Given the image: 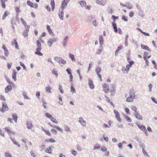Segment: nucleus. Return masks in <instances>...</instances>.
<instances>
[{
  "label": "nucleus",
  "instance_id": "3",
  "mask_svg": "<svg viewBox=\"0 0 157 157\" xmlns=\"http://www.w3.org/2000/svg\"><path fill=\"white\" fill-rule=\"evenodd\" d=\"M134 62L133 61H130L129 63V64H127L126 67L125 69L123 70L122 71L124 73H128V71L129 70V68L131 67L132 65L134 64Z\"/></svg>",
  "mask_w": 157,
  "mask_h": 157
},
{
  "label": "nucleus",
  "instance_id": "23",
  "mask_svg": "<svg viewBox=\"0 0 157 157\" xmlns=\"http://www.w3.org/2000/svg\"><path fill=\"white\" fill-rule=\"evenodd\" d=\"M137 30L139 31H140V32L144 34L145 36H148L150 35L148 33H147L144 32L143 31H142V30L140 28H137Z\"/></svg>",
  "mask_w": 157,
  "mask_h": 157
},
{
  "label": "nucleus",
  "instance_id": "9",
  "mask_svg": "<svg viewBox=\"0 0 157 157\" xmlns=\"http://www.w3.org/2000/svg\"><path fill=\"white\" fill-rule=\"evenodd\" d=\"M5 130L9 135H14L15 134L14 132L13 131H12L9 128H5Z\"/></svg>",
  "mask_w": 157,
  "mask_h": 157
},
{
  "label": "nucleus",
  "instance_id": "64",
  "mask_svg": "<svg viewBox=\"0 0 157 157\" xmlns=\"http://www.w3.org/2000/svg\"><path fill=\"white\" fill-rule=\"evenodd\" d=\"M123 144L121 143H120L118 144V147L122 149V148Z\"/></svg>",
  "mask_w": 157,
  "mask_h": 157
},
{
  "label": "nucleus",
  "instance_id": "33",
  "mask_svg": "<svg viewBox=\"0 0 157 157\" xmlns=\"http://www.w3.org/2000/svg\"><path fill=\"white\" fill-rule=\"evenodd\" d=\"M50 119L52 121L53 123L56 124H58V122L56 120V119L55 118L52 117Z\"/></svg>",
  "mask_w": 157,
  "mask_h": 157
},
{
  "label": "nucleus",
  "instance_id": "41",
  "mask_svg": "<svg viewBox=\"0 0 157 157\" xmlns=\"http://www.w3.org/2000/svg\"><path fill=\"white\" fill-rule=\"evenodd\" d=\"M111 18L112 19L113 22H115L116 19H118L119 17L118 16L116 17L112 15Z\"/></svg>",
  "mask_w": 157,
  "mask_h": 157
},
{
  "label": "nucleus",
  "instance_id": "39",
  "mask_svg": "<svg viewBox=\"0 0 157 157\" xmlns=\"http://www.w3.org/2000/svg\"><path fill=\"white\" fill-rule=\"evenodd\" d=\"M45 115L47 118H49L50 119H51V118L52 117V116L51 114L48 113H46Z\"/></svg>",
  "mask_w": 157,
  "mask_h": 157
},
{
  "label": "nucleus",
  "instance_id": "57",
  "mask_svg": "<svg viewBox=\"0 0 157 157\" xmlns=\"http://www.w3.org/2000/svg\"><path fill=\"white\" fill-rule=\"evenodd\" d=\"M23 96L26 99H29V97L27 96L25 93L23 92Z\"/></svg>",
  "mask_w": 157,
  "mask_h": 157
},
{
  "label": "nucleus",
  "instance_id": "13",
  "mask_svg": "<svg viewBox=\"0 0 157 157\" xmlns=\"http://www.w3.org/2000/svg\"><path fill=\"white\" fill-rule=\"evenodd\" d=\"M79 122L83 126H86V121H85L82 117H80L79 118Z\"/></svg>",
  "mask_w": 157,
  "mask_h": 157
},
{
  "label": "nucleus",
  "instance_id": "36",
  "mask_svg": "<svg viewBox=\"0 0 157 157\" xmlns=\"http://www.w3.org/2000/svg\"><path fill=\"white\" fill-rule=\"evenodd\" d=\"M8 13L7 11H5L4 12V14H3V17H2V19L3 20H4L5 19L6 17L8 15Z\"/></svg>",
  "mask_w": 157,
  "mask_h": 157
},
{
  "label": "nucleus",
  "instance_id": "20",
  "mask_svg": "<svg viewBox=\"0 0 157 157\" xmlns=\"http://www.w3.org/2000/svg\"><path fill=\"white\" fill-rule=\"evenodd\" d=\"M1 2V6L2 7L5 9L6 8V5L5 4V2L7 1V0H0Z\"/></svg>",
  "mask_w": 157,
  "mask_h": 157
},
{
  "label": "nucleus",
  "instance_id": "6",
  "mask_svg": "<svg viewBox=\"0 0 157 157\" xmlns=\"http://www.w3.org/2000/svg\"><path fill=\"white\" fill-rule=\"evenodd\" d=\"M114 112L115 115V117L117 120L119 122H121L122 120L120 118L119 113L116 110H114Z\"/></svg>",
  "mask_w": 157,
  "mask_h": 157
},
{
  "label": "nucleus",
  "instance_id": "52",
  "mask_svg": "<svg viewBox=\"0 0 157 157\" xmlns=\"http://www.w3.org/2000/svg\"><path fill=\"white\" fill-rule=\"evenodd\" d=\"M71 153L74 155H76L77 154V152L74 150H72L71 151Z\"/></svg>",
  "mask_w": 157,
  "mask_h": 157
},
{
  "label": "nucleus",
  "instance_id": "47",
  "mask_svg": "<svg viewBox=\"0 0 157 157\" xmlns=\"http://www.w3.org/2000/svg\"><path fill=\"white\" fill-rule=\"evenodd\" d=\"M71 91L72 93H74L75 92V89L72 86H71Z\"/></svg>",
  "mask_w": 157,
  "mask_h": 157
},
{
  "label": "nucleus",
  "instance_id": "31",
  "mask_svg": "<svg viewBox=\"0 0 157 157\" xmlns=\"http://www.w3.org/2000/svg\"><path fill=\"white\" fill-rule=\"evenodd\" d=\"M29 31L27 32L26 30V28H25V31L22 33V35L25 37H28V33L29 32Z\"/></svg>",
  "mask_w": 157,
  "mask_h": 157
},
{
  "label": "nucleus",
  "instance_id": "18",
  "mask_svg": "<svg viewBox=\"0 0 157 157\" xmlns=\"http://www.w3.org/2000/svg\"><path fill=\"white\" fill-rule=\"evenodd\" d=\"M52 146L50 147L47 148L45 150L46 152L51 154L52 153Z\"/></svg>",
  "mask_w": 157,
  "mask_h": 157
},
{
  "label": "nucleus",
  "instance_id": "54",
  "mask_svg": "<svg viewBox=\"0 0 157 157\" xmlns=\"http://www.w3.org/2000/svg\"><path fill=\"white\" fill-rule=\"evenodd\" d=\"M132 109L135 112V113H136V112H137V109L136 107L135 106H132Z\"/></svg>",
  "mask_w": 157,
  "mask_h": 157
},
{
  "label": "nucleus",
  "instance_id": "15",
  "mask_svg": "<svg viewBox=\"0 0 157 157\" xmlns=\"http://www.w3.org/2000/svg\"><path fill=\"white\" fill-rule=\"evenodd\" d=\"M41 49V48L37 47L36 49V51L35 52V53L36 55H37L39 56H41L43 55V54L40 52Z\"/></svg>",
  "mask_w": 157,
  "mask_h": 157
},
{
  "label": "nucleus",
  "instance_id": "16",
  "mask_svg": "<svg viewBox=\"0 0 157 157\" xmlns=\"http://www.w3.org/2000/svg\"><path fill=\"white\" fill-rule=\"evenodd\" d=\"M134 114L136 117V118H137L138 119L140 120H142V116H141L139 115L138 112H136V113H135Z\"/></svg>",
  "mask_w": 157,
  "mask_h": 157
},
{
  "label": "nucleus",
  "instance_id": "46",
  "mask_svg": "<svg viewBox=\"0 0 157 157\" xmlns=\"http://www.w3.org/2000/svg\"><path fill=\"white\" fill-rule=\"evenodd\" d=\"M138 127L142 129L143 130L146 131V128L144 126L141 125L140 126H138Z\"/></svg>",
  "mask_w": 157,
  "mask_h": 157
},
{
  "label": "nucleus",
  "instance_id": "21",
  "mask_svg": "<svg viewBox=\"0 0 157 157\" xmlns=\"http://www.w3.org/2000/svg\"><path fill=\"white\" fill-rule=\"evenodd\" d=\"M89 83L90 87L91 89H93L94 88V86L93 83V82L90 80H89Z\"/></svg>",
  "mask_w": 157,
  "mask_h": 157
},
{
  "label": "nucleus",
  "instance_id": "44",
  "mask_svg": "<svg viewBox=\"0 0 157 157\" xmlns=\"http://www.w3.org/2000/svg\"><path fill=\"white\" fill-rule=\"evenodd\" d=\"M52 73L54 75L56 76V77H57L58 74L57 73V71H56L55 70H53V71H52Z\"/></svg>",
  "mask_w": 157,
  "mask_h": 157
},
{
  "label": "nucleus",
  "instance_id": "50",
  "mask_svg": "<svg viewBox=\"0 0 157 157\" xmlns=\"http://www.w3.org/2000/svg\"><path fill=\"white\" fill-rule=\"evenodd\" d=\"M96 71L97 74H99V73L101 71V69L100 68H98L96 70Z\"/></svg>",
  "mask_w": 157,
  "mask_h": 157
},
{
  "label": "nucleus",
  "instance_id": "60",
  "mask_svg": "<svg viewBox=\"0 0 157 157\" xmlns=\"http://www.w3.org/2000/svg\"><path fill=\"white\" fill-rule=\"evenodd\" d=\"M5 55L6 56H7L9 54V52L8 50L6 49L4 51Z\"/></svg>",
  "mask_w": 157,
  "mask_h": 157
},
{
  "label": "nucleus",
  "instance_id": "19",
  "mask_svg": "<svg viewBox=\"0 0 157 157\" xmlns=\"http://www.w3.org/2000/svg\"><path fill=\"white\" fill-rule=\"evenodd\" d=\"M12 44L13 45H14L16 49H18V45L16 39H14L13 42V43H12Z\"/></svg>",
  "mask_w": 157,
  "mask_h": 157
},
{
  "label": "nucleus",
  "instance_id": "27",
  "mask_svg": "<svg viewBox=\"0 0 157 157\" xmlns=\"http://www.w3.org/2000/svg\"><path fill=\"white\" fill-rule=\"evenodd\" d=\"M100 148V146L99 144H97L94 146L93 149L94 150H95L97 149H99Z\"/></svg>",
  "mask_w": 157,
  "mask_h": 157
},
{
  "label": "nucleus",
  "instance_id": "22",
  "mask_svg": "<svg viewBox=\"0 0 157 157\" xmlns=\"http://www.w3.org/2000/svg\"><path fill=\"white\" fill-rule=\"evenodd\" d=\"M47 29L48 32L50 34H53L52 30L51 29L49 25H47Z\"/></svg>",
  "mask_w": 157,
  "mask_h": 157
},
{
  "label": "nucleus",
  "instance_id": "1",
  "mask_svg": "<svg viewBox=\"0 0 157 157\" xmlns=\"http://www.w3.org/2000/svg\"><path fill=\"white\" fill-rule=\"evenodd\" d=\"M102 86L103 88V91L106 93L110 92H114L115 91L114 86H113V88L110 90L108 85L106 83H103L102 84Z\"/></svg>",
  "mask_w": 157,
  "mask_h": 157
},
{
  "label": "nucleus",
  "instance_id": "25",
  "mask_svg": "<svg viewBox=\"0 0 157 157\" xmlns=\"http://www.w3.org/2000/svg\"><path fill=\"white\" fill-rule=\"evenodd\" d=\"M51 5L52 6V10L53 11L55 8V4L54 0H51Z\"/></svg>",
  "mask_w": 157,
  "mask_h": 157
},
{
  "label": "nucleus",
  "instance_id": "40",
  "mask_svg": "<svg viewBox=\"0 0 157 157\" xmlns=\"http://www.w3.org/2000/svg\"><path fill=\"white\" fill-rule=\"evenodd\" d=\"M51 88L49 86L46 87V90L47 93H51Z\"/></svg>",
  "mask_w": 157,
  "mask_h": 157
},
{
  "label": "nucleus",
  "instance_id": "2",
  "mask_svg": "<svg viewBox=\"0 0 157 157\" xmlns=\"http://www.w3.org/2000/svg\"><path fill=\"white\" fill-rule=\"evenodd\" d=\"M129 96L126 98V101L127 102H132L135 97V93L131 91L129 92Z\"/></svg>",
  "mask_w": 157,
  "mask_h": 157
},
{
  "label": "nucleus",
  "instance_id": "62",
  "mask_svg": "<svg viewBox=\"0 0 157 157\" xmlns=\"http://www.w3.org/2000/svg\"><path fill=\"white\" fill-rule=\"evenodd\" d=\"M144 59L146 61V65L147 66H148V61L147 59H146V58L144 56Z\"/></svg>",
  "mask_w": 157,
  "mask_h": 157
},
{
  "label": "nucleus",
  "instance_id": "29",
  "mask_svg": "<svg viewBox=\"0 0 157 157\" xmlns=\"http://www.w3.org/2000/svg\"><path fill=\"white\" fill-rule=\"evenodd\" d=\"M43 131H44V132L46 133V134L48 136H51V134L50 132L49 131H48V130H45V129H44V128H43Z\"/></svg>",
  "mask_w": 157,
  "mask_h": 157
},
{
  "label": "nucleus",
  "instance_id": "26",
  "mask_svg": "<svg viewBox=\"0 0 157 157\" xmlns=\"http://www.w3.org/2000/svg\"><path fill=\"white\" fill-rule=\"evenodd\" d=\"M59 17L60 18L63 20V11H62L59 12Z\"/></svg>",
  "mask_w": 157,
  "mask_h": 157
},
{
  "label": "nucleus",
  "instance_id": "55",
  "mask_svg": "<svg viewBox=\"0 0 157 157\" xmlns=\"http://www.w3.org/2000/svg\"><path fill=\"white\" fill-rule=\"evenodd\" d=\"M5 156L6 157H12V155L8 153H5Z\"/></svg>",
  "mask_w": 157,
  "mask_h": 157
},
{
  "label": "nucleus",
  "instance_id": "42",
  "mask_svg": "<svg viewBox=\"0 0 157 157\" xmlns=\"http://www.w3.org/2000/svg\"><path fill=\"white\" fill-rule=\"evenodd\" d=\"M101 150L102 151L104 152L105 151H107V149L105 147L102 146L101 147Z\"/></svg>",
  "mask_w": 157,
  "mask_h": 157
},
{
  "label": "nucleus",
  "instance_id": "45",
  "mask_svg": "<svg viewBox=\"0 0 157 157\" xmlns=\"http://www.w3.org/2000/svg\"><path fill=\"white\" fill-rule=\"evenodd\" d=\"M37 42V47H40L41 48V43L40 41L39 40H37L36 41Z\"/></svg>",
  "mask_w": 157,
  "mask_h": 157
},
{
  "label": "nucleus",
  "instance_id": "43",
  "mask_svg": "<svg viewBox=\"0 0 157 157\" xmlns=\"http://www.w3.org/2000/svg\"><path fill=\"white\" fill-rule=\"evenodd\" d=\"M122 19L125 21H128L127 17L124 15L122 17Z\"/></svg>",
  "mask_w": 157,
  "mask_h": 157
},
{
  "label": "nucleus",
  "instance_id": "51",
  "mask_svg": "<svg viewBox=\"0 0 157 157\" xmlns=\"http://www.w3.org/2000/svg\"><path fill=\"white\" fill-rule=\"evenodd\" d=\"M152 62L153 64V65H154V67L155 68V69L157 70V65L156 64V63L155 62V61L152 60Z\"/></svg>",
  "mask_w": 157,
  "mask_h": 157
},
{
  "label": "nucleus",
  "instance_id": "11",
  "mask_svg": "<svg viewBox=\"0 0 157 157\" xmlns=\"http://www.w3.org/2000/svg\"><path fill=\"white\" fill-rule=\"evenodd\" d=\"M69 2V0H64L62 2L61 7L63 9L67 5V3Z\"/></svg>",
  "mask_w": 157,
  "mask_h": 157
},
{
  "label": "nucleus",
  "instance_id": "32",
  "mask_svg": "<svg viewBox=\"0 0 157 157\" xmlns=\"http://www.w3.org/2000/svg\"><path fill=\"white\" fill-rule=\"evenodd\" d=\"M79 3L82 6L84 7L86 5V2L85 1H81Z\"/></svg>",
  "mask_w": 157,
  "mask_h": 157
},
{
  "label": "nucleus",
  "instance_id": "12",
  "mask_svg": "<svg viewBox=\"0 0 157 157\" xmlns=\"http://www.w3.org/2000/svg\"><path fill=\"white\" fill-rule=\"evenodd\" d=\"M141 47L142 49L148 51H151V50L149 47L147 45H145L144 44H141Z\"/></svg>",
  "mask_w": 157,
  "mask_h": 157
},
{
  "label": "nucleus",
  "instance_id": "28",
  "mask_svg": "<svg viewBox=\"0 0 157 157\" xmlns=\"http://www.w3.org/2000/svg\"><path fill=\"white\" fill-rule=\"evenodd\" d=\"M12 75H13V76H12L13 78L14 81H16V76L17 75V73L14 71H13Z\"/></svg>",
  "mask_w": 157,
  "mask_h": 157
},
{
  "label": "nucleus",
  "instance_id": "4",
  "mask_svg": "<svg viewBox=\"0 0 157 157\" xmlns=\"http://www.w3.org/2000/svg\"><path fill=\"white\" fill-rule=\"evenodd\" d=\"M27 4L30 7L34 9H37L38 7V5L36 3H33L30 1H28L27 2Z\"/></svg>",
  "mask_w": 157,
  "mask_h": 157
},
{
  "label": "nucleus",
  "instance_id": "34",
  "mask_svg": "<svg viewBox=\"0 0 157 157\" xmlns=\"http://www.w3.org/2000/svg\"><path fill=\"white\" fill-rule=\"evenodd\" d=\"M148 54V53L147 52H145L144 53L143 58L144 59V57H145L146 58V59L149 58L151 57V56L149 55L147 56V55Z\"/></svg>",
  "mask_w": 157,
  "mask_h": 157
},
{
  "label": "nucleus",
  "instance_id": "24",
  "mask_svg": "<svg viewBox=\"0 0 157 157\" xmlns=\"http://www.w3.org/2000/svg\"><path fill=\"white\" fill-rule=\"evenodd\" d=\"M112 25L113 27L114 31L116 33H117L118 31L117 28V25L116 23L115 22H112Z\"/></svg>",
  "mask_w": 157,
  "mask_h": 157
},
{
  "label": "nucleus",
  "instance_id": "63",
  "mask_svg": "<svg viewBox=\"0 0 157 157\" xmlns=\"http://www.w3.org/2000/svg\"><path fill=\"white\" fill-rule=\"evenodd\" d=\"M52 41H51L50 40H49L48 42V45L50 46L51 47L52 45V44L53 43Z\"/></svg>",
  "mask_w": 157,
  "mask_h": 157
},
{
  "label": "nucleus",
  "instance_id": "35",
  "mask_svg": "<svg viewBox=\"0 0 157 157\" xmlns=\"http://www.w3.org/2000/svg\"><path fill=\"white\" fill-rule=\"evenodd\" d=\"M99 42L101 45H102L103 43V37L101 35H100L99 36Z\"/></svg>",
  "mask_w": 157,
  "mask_h": 157
},
{
  "label": "nucleus",
  "instance_id": "10",
  "mask_svg": "<svg viewBox=\"0 0 157 157\" xmlns=\"http://www.w3.org/2000/svg\"><path fill=\"white\" fill-rule=\"evenodd\" d=\"M44 142L46 143H54L56 142V140L53 138H50L49 139H46L45 140Z\"/></svg>",
  "mask_w": 157,
  "mask_h": 157
},
{
  "label": "nucleus",
  "instance_id": "49",
  "mask_svg": "<svg viewBox=\"0 0 157 157\" xmlns=\"http://www.w3.org/2000/svg\"><path fill=\"white\" fill-rule=\"evenodd\" d=\"M51 132L54 134H57V131L56 130L54 129H52Z\"/></svg>",
  "mask_w": 157,
  "mask_h": 157
},
{
  "label": "nucleus",
  "instance_id": "53",
  "mask_svg": "<svg viewBox=\"0 0 157 157\" xmlns=\"http://www.w3.org/2000/svg\"><path fill=\"white\" fill-rule=\"evenodd\" d=\"M0 99L4 101H6V99L4 96L2 95H1L0 96Z\"/></svg>",
  "mask_w": 157,
  "mask_h": 157
},
{
  "label": "nucleus",
  "instance_id": "59",
  "mask_svg": "<svg viewBox=\"0 0 157 157\" xmlns=\"http://www.w3.org/2000/svg\"><path fill=\"white\" fill-rule=\"evenodd\" d=\"M12 141L14 144L16 145L18 147H20V144H19L18 143H17L15 140H13Z\"/></svg>",
  "mask_w": 157,
  "mask_h": 157
},
{
  "label": "nucleus",
  "instance_id": "8",
  "mask_svg": "<svg viewBox=\"0 0 157 157\" xmlns=\"http://www.w3.org/2000/svg\"><path fill=\"white\" fill-rule=\"evenodd\" d=\"M21 21L22 24L24 25L25 28H26V30L27 32L29 31V29L30 28V26L27 25L26 22L24 20L23 18H21L20 19Z\"/></svg>",
  "mask_w": 157,
  "mask_h": 157
},
{
  "label": "nucleus",
  "instance_id": "17",
  "mask_svg": "<svg viewBox=\"0 0 157 157\" xmlns=\"http://www.w3.org/2000/svg\"><path fill=\"white\" fill-rule=\"evenodd\" d=\"M12 89V86L10 85H8L5 88V91L6 93H7Z\"/></svg>",
  "mask_w": 157,
  "mask_h": 157
},
{
  "label": "nucleus",
  "instance_id": "38",
  "mask_svg": "<svg viewBox=\"0 0 157 157\" xmlns=\"http://www.w3.org/2000/svg\"><path fill=\"white\" fill-rule=\"evenodd\" d=\"M69 57L72 60L74 61H75V56L74 55L71 54H69Z\"/></svg>",
  "mask_w": 157,
  "mask_h": 157
},
{
  "label": "nucleus",
  "instance_id": "56",
  "mask_svg": "<svg viewBox=\"0 0 157 157\" xmlns=\"http://www.w3.org/2000/svg\"><path fill=\"white\" fill-rule=\"evenodd\" d=\"M15 10L16 12L18 13H19L20 12V10H19V9L18 7H15Z\"/></svg>",
  "mask_w": 157,
  "mask_h": 157
},
{
  "label": "nucleus",
  "instance_id": "7",
  "mask_svg": "<svg viewBox=\"0 0 157 157\" xmlns=\"http://www.w3.org/2000/svg\"><path fill=\"white\" fill-rule=\"evenodd\" d=\"M2 107L0 109V111L2 112H4L6 111H7L9 109V108L7 105L5 103H2Z\"/></svg>",
  "mask_w": 157,
  "mask_h": 157
},
{
  "label": "nucleus",
  "instance_id": "14",
  "mask_svg": "<svg viewBox=\"0 0 157 157\" xmlns=\"http://www.w3.org/2000/svg\"><path fill=\"white\" fill-rule=\"evenodd\" d=\"M26 126L28 129L32 128L33 126L31 122L29 121H26Z\"/></svg>",
  "mask_w": 157,
  "mask_h": 157
},
{
  "label": "nucleus",
  "instance_id": "30",
  "mask_svg": "<svg viewBox=\"0 0 157 157\" xmlns=\"http://www.w3.org/2000/svg\"><path fill=\"white\" fill-rule=\"evenodd\" d=\"M96 2L97 4L102 6H104L105 4V2H102V1L101 0H98L96 1Z\"/></svg>",
  "mask_w": 157,
  "mask_h": 157
},
{
  "label": "nucleus",
  "instance_id": "5",
  "mask_svg": "<svg viewBox=\"0 0 157 157\" xmlns=\"http://www.w3.org/2000/svg\"><path fill=\"white\" fill-rule=\"evenodd\" d=\"M54 59L56 61L59 63L65 64L66 63V61L62 58L58 57H56L54 58Z\"/></svg>",
  "mask_w": 157,
  "mask_h": 157
},
{
  "label": "nucleus",
  "instance_id": "58",
  "mask_svg": "<svg viewBox=\"0 0 157 157\" xmlns=\"http://www.w3.org/2000/svg\"><path fill=\"white\" fill-rule=\"evenodd\" d=\"M59 89L60 90V92L62 93H63V88L62 86L61 85H59Z\"/></svg>",
  "mask_w": 157,
  "mask_h": 157
},
{
  "label": "nucleus",
  "instance_id": "37",
  "mask_svg": "<svg viewBox=\"0 0 157 157\" xmlns=\"http://www.w3.org/2000/svg\"><path fill=\"white\" fill-rule=\"evenodd\" d=\"M12 117H13V119H14V121L15 122H17V115H16V114H13L12 115Z\"/></svg>",
  "mask_w": 157,
  "mask_h": 157
},
{
  "label": "nucleus",
  "instance_id": "48",
  "mask_svg": "<svg viewBox=\"0 0 157 157\" xmlns=\"http://www.w3.org/2000/svg\"><path fill=\"white\" fill-rule=\"evenodd\" d=\"M126 119L128 122H131L132 121V120L129 117L126 116L125 117Z\"/></svg>",
  "mask_w": 157,
  "mask_h": 157
},
{
  "label": "nucleus",
  "instance_id": "61",
  "mask_svg": "<svg viewBox=\"0 0 157 157\" xmlns=\"http://www.w3.org/2000/svg\"><path fill=\"white\" fill-rule=\"evenodd\" d=\"M20 65L23 67L24 69L25 70L26 69V67L25 66L24 64L22 63L21 62H20Z\"/></svg>",
  "mask_w": 157,
  "mask_h": 157
}]
</instances>
